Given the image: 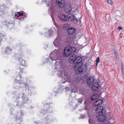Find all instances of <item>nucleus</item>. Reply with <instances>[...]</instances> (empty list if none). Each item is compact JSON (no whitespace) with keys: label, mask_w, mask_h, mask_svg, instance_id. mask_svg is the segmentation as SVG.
<instances>
[{"label":"nucleus","mask_w":124,"mask_h":124,"mask_svg":"<svg viewBox=\"0 0 124 124\" xmlns=\"http://www.w3.org/2000/svg\"><path fill=\"white\" fill-rule=\"evenodd\" d=\"M61 69L58 71V76L60 77H61L63 73H64L67 69V66L65 63H62L61 64Z\"/></svg>","instance_id":"obj_5"},{"label":"nucleus","mask_w":124,"mask_h":124,"mask_svg":"<svg viewBox=\"0 0 124 124\" xmlns=\"http://www.w3.org/2000/svg\"><path fill=\"white\" fill-rule=\"evenodd\" d=\"M122 72L123 75L124 76V68L122 69Z\"/></svg>","instance_id":"obj_43"},{"label":"nucleus","mask_w":124,"mask_h":124,"mask_svg":"<svg viewBox=\"0 0 124 124\" xmlns=\"http://www.w3.org/2000/svg\"><path fill=\"white\" fill-rule=\"evenodd\" d=\"M16 119H19V116H16Z\"/></svg>","instance_id":"obj_50"},{"label":"nucleus","mask_w":124,"mask_h":124,"mask_svg":"<svg viewBox=\"0 0 124 124\" xmlns=\"http://www.w3.org/2000/svg\"><path fill=\"white\" fill-rule=\"evenodd\" d=\"M69 26L70 25L68 24H65L63 25V28L64 29H66L68 28Z\"/></svg>","instance_id":"obj_27"},{"label":"nucleus","mask_w":124,"mask_h":124,"mask_svg":"<svg viewBox=\"0 0 124 124\" xmlns=\"http://www.w3.org/2000/svg\"><path fill=\"white\" fill-rule=\"evenodd\" d=\"M75 31V28L72 27L69 28L67 31V33L71 35L73 34Z\"/></svg>","instance_id":"obj_15"},{"label":"nucleus","mask_w":124,"mask_h":124,"mask_svg":"<svg viewBox=\"0 0 124 124\" xmlns=\"http://www.w3.org/2000/svg\"><path fill=\"white\" fill-rule=\"evenodd\" d=\"M16 16L17 17H18L19 16H20V15L19 14V12H18L17 14H16Z\"/></svg>","instance_id":"obj_40"},{"label":"nucleus","mask_w":124,"mask_h":124,"mask_svg":"<svg viewBox=\"0 0 124 124\" xmlns=\"http://www.w3.org/2000/svg\"><path fill=\"white\" fill-rule=\"evenodd\" d=\"M96 64L97 65V63H99L100 62V60H99V57H98L96 60Z\"/></svg>","instance_id":"obj_37"},{"label":"nucleus","mask_w":124,"mask_h":124,"mask_svg":"<svg viewBox=\"0 0 124 124\" xmlns=\"http://www.w3.org/2000/svg\"><path fill=\"white\" fill-rule=\"evenodd\" d=\"M72 8L71 5L68 4L66 5L64 9L65 11L67 13H69L71 10Z\"/></svg>","instance_id":"obj_14"},{"label":"nucleus","mask_w":124,"mask_h":124,"mask_svg":"<svg viewBox=\"0 0 124 124\" xmlns=\"http://www.w3.org/2000/svg\"><path fill=\"white\" fill-rule=\"evenodd\" d=\"M116 19L118 21H120L121 20V16H117L116 17Z\"/></svg>","instance_id":"obj_32"},{"label":"nucleus","mask_w":124,"mask_h":124,"mask_svg":"<svg viewBox=\"0 0 124 124\" xmlns=\"http://www.w3.org/2000/svg\"><path fill=\"white\" fill-rule=\"evenodd\" d=\"M105 84H101V93L105 92L106 90V88L105 87Z\"/></svg>","instance_id":"obj_22"},{"label":"nucleus","mask_w":124,"mask_h":124,"mask_svg":"<svg viewBox=\"0 0 124 124\" xmlns=\"http://www.w3.org/2000/svg\"><path fill=\"white\" fill-rule=\"evenodd\" d=\"M35 123L36 124H38V123L37 122H35Z\"/></svg>","instance_id":"obj_53"},{"label":"nucleus","mask_w":124,"mask_h":124,"mask_svg":"<svg viewBox=\"0 0 124 124\" xmlns=\"http://www.w3.org/2000/svg\"><path fill=\"white\" fill-rule=\"evenodd\" d=\"M21 115H22V112H21Z\"/></svg>","instance_id":"obj_57"},{"label":"nucleus","mask_w":124,"mask_h":124,"mask_svg":"<svg viewBox=\"0 0 124 124\" xmlns=\"http://www.w3.org/2000/svg\"><path fill=\"white\" fill-rule=\"evenodd\" d=\"M118 30H120L122 29V27L121 26H119L118 27Z\"/></svg>","instance_id":"obj_41"},{"label":"nucleus","mask_w":124,"mask_h":124,"mask_svg":"<svg viewBox=\"0 0 124 124\" xmlns=\"http://www.w3.org/2000/svg\"><path fill=\"white\" fill-rule=\"evenodd\" d=\"M44 1L46 2V4L47 6L49 7L48 10V12L50 14H52L54 12V8L55 7L54 3L52 2L51 0H44L42 1V2Z\"/></svg>","instance_id":"obj_3"},{"label":"nucleus","mask_w":124,"mask_h":124,"mask_svg":"<svg viewBox=\"0 0 124 124\" xmlns=\"http://www.w3.org/2000/svg\"><path fill=\"white\" fill-rule=\"evenodd\" d=\"M99 85L97 82H94L92 85L91 87L92 90L93 92H95L98 89Z\"/></svg>","instance_id":"obj_10"},{"label":"nucleus","mask_w":124,"mask_h":124,"mask_svg":"<svg viewBox=\"0 0 124 124\" xmlns=\"http://www.w3.org/2000/svg\"><path fill=\"white\" fill-rule=\"evenodd\" d=\"M51 17L53 19V17L52 16V15H51Z\"/></svg>","instance_id":"obj_52"},{"label":"nucleus","mask_w":124,"mask_h":124,"mask_svg":"<svg viewBox=\"0 0 124 124\" xmlns=\"http://www.w3.org/2000/svg\"><path fill=\"white\" fill-rule=\"evenodd\" d=\"M94 78L93 77H91L89 79H87V82L88 85H91L93 83L94 81Z\"/></svg>","instance_id":"obj_18"},{"label":"nucleus","mask_w":124,"mask_h":124,"mask_svg":"<svg viewBox=\"0 0 124 124\" xmlns=\"http://www.w3.org/2000/svg\"><path fill=\"white\" fill-rule=\"evenodd\" d=\"M90 103L88 100H85V109L86 110H88L89 108V105H90Z\"/></svg>","instance_id":"obj_17"},{"label":"nucleus","mask_w":124,"mask_h":124,"mask_svg":"<svg viewBox=\"0 0 124 124\" xmlns=\"http://www.w3.org/2000/svg\"><path fill=\"white\" fill-rule=\"evenodd\" d=\"M24 55L21 54L18 58L19 64L20 66L25 67L27 65L25 61L23 59L24 57Z\"/></svg>","instance_id":"obj_6"},{"label":"nucleus","mask_w":124,"mask_h":124,"mask_svg":"<svg viewBox=\"0 0 124 124\" xmlns=\"http://www.w3.org/2000/svg\"><path fill=\"white\" fill-rule=\"evenodd\" d=\"M24 16L25 17H26L27 16L26 15H25Z\"/></svg>","instance_id":"obj_54"},{"label":"nucleus","mask_w":124,"mask_h":124,"mask_svg":"<svg viewBox=\"0 0 124 124\" xmlns=\"http://www.w3.org/2000/svg\"><path fill=\"white\" fill-rule=\"evenodd\" d=\"M48 109L47 110H46V112H52L51 110L52 109H51L50 108L49 109V110H50L51 111H48Z\"/></svg>","instance_id":"obj_42"},{"label":"nucleus","mask_w":124,"mask_h":124,"mask_svg":"<svg viewBox=\"0 0 124 124\" xmlns=\"http://www.w3.org/2000/svg\"><path fill=\"white\" fill-rule=\"evenodd\" d=\"M61 39L59 37L56 38L54 41L53 43L54 45L56 47H59L61 45Z\"/></svg>","instance_id":"obj_8"},{"label":"nucleus","mask_w":124,"mask_h":124,"mask_svg":"<svg viewBox=\"0 0 124 124\" xmlns=\"http://www.w3.org/2000/svg\"><path fill=\"white\" fill-rule=\"evenodd\" d=\"M82 59L80 56L76 57V55L75 54H73L70 57L69 61L71 63H73L75 65L74 66V68L77 70H78L80 73H84L86 71V68L87 65L86 64L82 65Z\"/></svg>","instance_id":"obj_1"},{"label":"nucleus","mask_w":124,"mask_h":124,"mask_svg":"<svg viewBox=\"0 0 124 124\" xmlns=\"http://www.w3.org/2000/svg\"><path fill=\"white\" fill-rule=\"evenodd\" d=\"M85 115H81L79 118V119H82L84 118L85 117Z\"/></svg>","instance_id":"obj_34"},{"label":"nucleus","mask_w":124,"mask_h":124,"mask_svg":"<svg viewBox=\"0 0 124 124\" xmlns=\"http://www.w3.org/2000/svg\"><path fill=\"white\" fill-rule=\"evenodd\" d=\"M11 50L8 47L6 48L5 52L9 54L11 53Z\"/></svg>","instance_id":"obj_24"},{"label":"nucleus","mask_w":124,"mask_h":124,"mask_svg":"<svg viewBox=\"0 0 124 124\" xmlns=\"http://www.w3.org/2000/svg\"><path fill=\"white\" fill-rule=\"evenodd\" d=\"M21 78V77L20 76V78Z\"/></svg>","instance_id":"obj_59"},{"label":"nucleus","mask_w":124,"mask_h":124,"mask_svg":"<svg viewBox=\"0 0 124 124\" xmlns=\"http://www.w3.org/2000/svg\"><path fill=\"white\" fill-rule=\"evenodd\" d=\"M59 89L60 90V89H61V88H59Z\"/></svg>","instance_id":"obj_60"},{"label":"nucleus","mask_w":124,"mask_h":124,"mask_svg":"<svg viewBox=\"0 0 124 124\" xmlns=\"http://www.w3.org/2000/svg\"><path fill=\"white\" fill-rule=\"evenodd\" d=\"M2 36L1 35V34H0V43L1 42L2 40V38L1 37Z\"/></svg>","instance_id":"obj_45"},{"label":"nucleus","mask_w":124,"mask_h":124,"mask_svg":"<svg viewBox=\"0 0 124 124\" xmlns=\"http://www.w3.org/2000/svg\"><path fill=\"white\" fill-rule=\"evenodd\" d=\"M45 113V112H43V115H44Z\"/></svg>","instance_id":"obj_55"},{"label":"nucleus","mask_w":124,"mask_h":124,"mask_svg":"<svg viewBox=\"0 0 124 124\" xmlns=\"http://www.w3.org/2000/svg\"><path fill=\"white\" fill-rule=\"evenodd\" d=\"M88 78V75H85L83 77V80H84L87 81V78Z\"/></svg>","instance_id":"obj_28"},{"label":"nucleus","mask_w":124,"mask_h":124,"mask_svg":"<svg viewBox=\"0 0 124 124\" xmlns=\"http://www.w3.org/2000/svg\"><path fill=\"white\" fill-rule=\"evenodd\" d=\"M67 20H69L70 21H74L75 19H76L75 18L73 15L72 14H68L67 16Z\"/></svg>","instance_id":"obj_13"},{"label":"nucleus","mask_w":124,"mask_h":124,"mask_svg":"<svg viewBox=\"0 0 124 124\" xmlns=\"http://www.w3.org/2000/svg\"><path fill=\"white\" fill-rule=\"evenodd\" d=\"M96 118L98 120L99 122H101V114H99L98 116H97L96 117Z\"/></svg>","instance_id":"obj_29"},{"label":"nucleus","mask_w":124,"mask_h":124,"mask_svg":"<svg viewBox=\"0 0 124 124\" xmlns=\"http://www.w3.org/2000/svg\"><path fill=\"white\" fill-rule=\"evenodd\" d=\"M78 103L79 104L81 103L82 102V99L81 98H80L78 100Z\"/></svg>","instance_id":"obj_35"},{"label":"nucleus","mask_w":124,"mask_h":124,"mask_svg":"<svg viewBox=\"0 0 124 124\" xmlns=\"http://www.w3.org/2000/svg\"><path fill=\"white\" fill-rule=\"evenodd\" d=\"M22 98L23 100V103H25L26 102L25 101H26L28 100V99L26 97H25L24 96V94H23Z\"/></svg>","instance_id":"obj_25"},{"label":"nucleus","mask_w":124,"mask_h":124,"mask_svg":"<svg viewBox=\"0 0 124 124\" xmlns=\"http://www.w3.org/2000/svg\"><path fill=\"white\" fill-rule=\"evenodd\" d=\"M98 97V95L97 94H95L92 95L91 99L92 100H95L97 99Z\"/></svg>","instance_id":"obj_19"},{"label":"nucleus","mask_w":124,"mask_h":124,"mask_svg":"<svg viewBox=\"0 0 124 124\" xmlns=\"http://www.w3.org/2000/svg\"><path fill=\"white\" fill-rule=\"evenodd\" d=\"M17 82H18L19 84H20L21 83H21L19 80H17Z\"/></svg>","instance_id":"obj_49"},{"label":"nucleus","mask_w":124,"mask_h":124,"mask_svg":"<svg viewBox=\"0 0 124 124\" xmlns=\"http://www.w3.org/2000/svg\"><path fill=\"white\" fill-rule=\"evenodd\" d=\"M101 104V99L97 100L94 103V105L96 106H97Z\"/></svg>","instance_id":"obj_21"},{"label":"nucleus","mask_w":124,"mask_h":124,"mask_svg":"<svg viewBox=\"0 0 124 124\" xmlns=\"http://www.w3.org/2000/svg\"><path fill=\"white\" fill-rule=\"evenodd\" d=\"M121 65H122V66H121L122 69L124 68V64L123 63H121Z\"/></svg>","instance_id":"obj_44"},{"label":"nucleus","mask_w":124,"mask_h":124,"mask_svg":"<svg viewBox=\"0 0 124 124\" xmlns=\"http://www.w3.org/2000/svg\"><path fill=\"white\" fill-rule=\"evenodd\" d=\"M106 99V98H105H105L104 99H103L102 98L101 99V104L103 102H104V101H105V100Z\"/></svg>","instance_id":"obj_39"},{"label":"nucleus","mask_w":124,"mask_h":124,"mask_svg":"<svg viewBox=\"0 0 124 124\" xmlns=\"http://www.w3.org/2000/svg\"><path fill=\"white\" fill-rule=\"evenodd\" d=\"M89 123L91 124H93V121L91 118H90L89 121Z\"/></svg>","instance_id":"obj_38"},{"label":"nucleus","mask_w":124,"mask_h":124,"mask_svg":"<svg viewBox=\"0 0 124 124\" xmlns=\"http://www.w3.org/2000/svg\"><path fill=\"white\" fill-rule=\"evenodd\" d=\"M62 52V50L61 49H59L57 50H55L51 53L50 57L46 59V61L47 62H52L54 61H56L59 60Z\"/></svg>","instance_id":"obj_2"},{"label":"nucleus","mask_w":124,"mask_h":124,"mask_svg":"<svg viewBox=\"0 0 124 124\" xmlns=\"http://www.w3.org/2000/svg\"><path fill=\"white\" fill-rule=\"evenodd\" d=\"M19 14L20 15V16H22L23 15V13H19Z\"/></svg>","instance_id":"obj_47"},{"label":"nucleus","mask_w":124,"mask_h":124,"mask_svg":"<svg viewBox=\"0 0 124 124\" xmlns=\"http://www.w3.org/2000/svg\"><path fill=\"white\" fill-rule=\"evenodd\" d=\"M23 84L24 85L25 87H27L28 86V85L26 84Z\"/></svg>","instance_id":"obj_48"},{"label":"nucleus","mask_w":124,"mask_h":124,"mask_svg":"<svg viewBox=\"0 0 124 124\" xmlns=\"http://www.w3.org/2000/svg\"><path fill=\"white\" fill-rule=\"evenodd\" d=\"M76 50V48L74 47H72L70 46H67L64 49V53L66 56L68 57L72 53H74Z\"/></svg>","instance_id":"obj_4"},{"label":"nucleus","mask_w":124,"mask_h":124,"mask_svg":"<svg viewBox=\"0 0 124 124\" xmlns=\"http://www.w3.org/2000/svg\"><path fill=\"white\" fill-rule=\"evenodd\" d=\"M96 112L97 114H99L101 112V106H99L97 107L96 109Z\"/></svg>","instance_id":"obj_23"},{"label":"nucleus","mask_w":124,"mask_h":124,"mask_svg":"<svg viewBox=\"0 0 124 124\" xmlns=\"http://www.w3.org/2000/svg\"><path fill=\"white\" fill-rule=\"evenodd\" d=\"M108 115L101 114V122L107 121L108 119V118L110 116V112L108 113Z\"/></svg>","instance_id":"obj_9"},{"label":"nucleus","mask_w":124,"mask_h":124,"mask_svg":"<svg viewBox=\"0 0 124 124\" xmlns=\"http://www.w3.org/2000/svg\"><path fill=\"white\" fill-rule=\"evenodd\" d=\"M49 106V105H46V107H47L48 106Z\"/></svg>","instance_id":"obj_51"},{"label":"nucleus","mask_w":124,"mask_h":124,"mask_svg":"<svg viewBox=\"0 0 124 124\" xmlns=\"http://www.w3.org/2000/svg\"><path fill=\"white\" fill-rule=\"evenodd\" d=\"M74 22L75 23H76L78 25H80V21L78 20L76 18V19H75Z\"/></svg>","instance_id":"obj_26"},{"label":"nucleus","mask_w":124,"mask_h":124,"mask_svg":"<svg viewBox=\"0 0 124 124\" xmlns=\"http://www.w3.org/2000/svg\"><path fill=\"white\" fill-rule=\"evenodd\" d=\"M114 51V54H115V56L116 58V59L117 60H118L119 59V58L118 56V55L117 54V53L115 51Z\"/></svg>","instance_id":"obj_31"},{"label":"nucleus","mask_w":124,"mask_h":124,"mask_svg":"<svg viewBox=\"0 0 124 124\" xmlns=\"http://www.w3.org/2000/svg\"><path fill=\"white\" fill-rule=\"evenodd\" d=\"M68 81L70 83H72L73 84L75 82L74 79L70 77H69L67 79Z\"/></svg>","instance_id":"obj_20"},{"label":"nucleus","mask_w":124,"mask_h":124,"mask_svg":"<svg viewBox=\"0 0 124 124\" xmlns=\"http://www.w3.org/2000/svg\"><path fill=\"white\" fill-rule=\"evenodd\" d=\"M48 32H46L45 33V35L47 37H49L51 36L52 35L53 33V31L52 30L50 29L48 30V29L47 30Z\"/></svg>","instance_id":"obj_16"},{"label":"nucleus","mask_w":124,"mask_h":124,"mask_svg":"<svg viewBox=\"0 0 124 124\" xmlns=\"http://www.w3.org/2000/svg\"><path fill=\"white\" fill-rule=\"evenodd\" d=\"M107 104H104L103 106H101L102 108H101V114L107 115L106 111L107 109Z\"/></svg>","instance_id":"obj_11"},{"label":"nucleus","mask_w":124,"mask_h":124,"mask_svg":"<svg viewBox=\"0 0 124 124\" xmlns=\"http://www.w3.org/2000/svg\"><path fill=\"white\" fill-rule=\"evenodd\" d=\"M19 70L20 71H21V72H22V71L23 70V68H20L19 69Z\"/></svg>","instance_id":"obj_46"},{"label":"nucleus","mask_w":124,"mask_h":124,"mask_svg":"<svg viewBox=\"0 0 124 124\" xmlns=\"http://www.w3.org/2000/svg\"><path fill=\"white\" fill-rule=\"evenodd\" d=\"M48 117H46L45 118V123H46V124H47L46 123H50L51 122L50 120H48Z\"/></svg>","instance_id":"obj_30"},{"label":"nucleus","mask_w":124,"mask_h":124,"mask_svg":"<svg viewBox=\"0 0 124 124\" xmlns=\"http://www.w3.org/2000/svg\"><path fill=\"white\" fill-rule=\"evenodd\" d=\"M56 3L59 7L61 8L64 7L65 6V2L64 0H56Z\"/></svg>","instance_id":"obj_7"},{"label":"nucleus","mask_w":124,"mask_h":124,"mask_svg":"<svg viewBox=\"0 0 124 124\" xmlns=\"http://www.w3.org/2000/svg\"><path fill=\"white\" fill-rule=\"evenodd\" d=\"M108 3L112 5L113 4V3L111 0H108Z\"/></svg>","instance_id":"obj_36"},{"label":"nucleus","mask_w":124,"mask_h":124,"mask_svg":"<svg viewBox=\"0 0 124 124\" xmlns=\"http://www.w3.org/2000/svg\"><path fill=\"white\" fill-rule=\"evenodd\" d=\"M16 80H17L16 79H15V81L16 82H16Z\"/></svg>","instance_id":"obj_56"},{"label":"nucleus","mask_w":124,"mask_h":124,"mask_svg":"<svg viewBox=\"0 0 124 124\" xmlns=\"http://www.w3.org/2000/svg\"><path fill=\"white\" fill-rule=\"evenodd\" d=\"M19 97V96H18V97H17V98H18V97Z\"/></svg>","instance_id":"obj_58"},{"label":"nucleus","mask_w":124,"mask_h":124,"mask_svg":"<svg viewBox=\"0 0 124 124\" xmlns=\"http://www.w3.org/2000/svg\"><path fill=\"white\" fill-rule=\"evenodd\" d=\"M58 16L59 18L63 21H67V16H65L64 14L62 13L58 14Z\"/></svg>","instance_id":"obj_12"},{"label":"nucleus","mask_w":124,"mask_h":124,"mask_svg":"<svg viewBox=\"0 0 124 124\" xmlns=\"http://www.w3.org/2000/svg\"><path fill=\"white\" fill-rule=\"evenodd\" d=\"M5 8V7H4V6H3V5L1 6H0V11H1L0 9H2V10H1L2 12H1V14H3V10Z\"/></svg>","instance_id":"obj_33"}]
</instances>
